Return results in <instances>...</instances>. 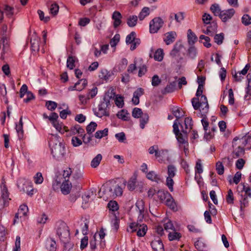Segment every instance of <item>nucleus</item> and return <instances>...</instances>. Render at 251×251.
Returning <instances> with one entry per match:
<instances>
[{
	"label": "nucleus",
	"mask_w": 251,
	"mask_h": 251,
	"mask_svg": "<svg viewBox=\"0 0 251 251\" xmlns=\"http://www.w3.org/2000/svg\"><path fill=\"white\" fill-rule=\"evenodd\" d=\"M138 17L135 15L129 16L126 21L127 24L130 27H134L137 23Z\"/></svg>",
	"instance_id": "nucleus-38"
},
{
	"label": "nucleus",
	"mask_w": 251,
	"mask_h": 251,
	"mask_svg": "<svg viewBox=\"0 0 251 251\" xmlns=\"http://www.w3.org/2000/svg\"><path fill=\"white\" fill-rule=\"evenodd\" d=\"M31 48L32 50H39L40 39L38 38L31 39Z\"/></svg>",
	"instance_id": "nucleus-48"
},
{
	"label": "nucleus",
	"mask_w": 251,
	"mask_h": 251,
	"mask_svg": "<svg viewBox=\"0 0 251 251\" xmlns=\"http://www.w3.org/2000/svg\"><path fill=\"white\" fill-rule=\"evenodd\" d=\"M181 48V47H175V48L172 50L170 53L171 56L174 58H176V57L180 56Z\"/></svg>",
	"instance_id": "nucleus-55"
},
{
	"label": "nucleus",
	"mask_w": 251,
	"mask_h": 251,
	"mask_svg": "<svg viewBox=\"0 0 251 251\" xmlns=\"http://www.w3.org/2000/svg\"><path fill=\"white\" fill-rule=\"evenodd\" d=\"M182 237L181 234L177 231V228L172 231H170L168 233V239L170 241H179Z\"/></svg>",
	"instance_id": "nucleus-24"
},
{
	"label": "nucleus",
	"mask_w": 251,
	"mask_h": 251,
	"mask_svg": "<svg viewBox=\"0 0 251 251\" xmlns=\"http://www.w3.org/2000/svg\"><path fill=\"white\" fill-rule=\"evenodd\" d=\"M164 229L169 233L170 231H172L175 230L176 228H177V226H175L172 222L170 220H168L166 223H165L164 225Z\"/></svg>",
	"instance_id": "nucleus-50"
},
{
	"label": "nucleus",
	"mask_w": 251,
	"mask_h": 251,
	"mask_svg": "<svg viewBox=\"0 0 251 251\" xmlns=\"http://www.w3.org/2000/svg\"><path fill=\"white\" fill-rule=\"evenodd\" d=\"M200 102L202 104V106H203L202 108V112L204 113H206L208 111L209 105L205 96L202 95L201 96Z\"/></svg>",
	"instance_id": "nucleus-33"
},
{
	"label": "nucleus",
	"mask_w": 251,
	"mask_h": 251,
	"mask_svg": "<svg viewBox=\"0 0 251 251\" xmlns=\"http://www.w3.org/2000/svg\"><path fill=\"white\" fill-rule=\"evenodd\" d=\"M81 176L80 174H55L53 177L52 188L54 190L60 189L64 195H68L71 191L72 183Z\"/></svg>",
	"instance_id": "nucleus-1"
},
{
	"label": "nucleus",
	"mask_w": 251,
	"mask_h": 251,
	"mask_svg": "<svg viewBox=\"0 0 251 251\" xmlns=\"http://www.w3.org/2000/svg\"><path fill=\"white\" fill-rule=\"evenodd\" d=\"M137 183V176L134 174L130 178L127 183V188L130 191H133L135 189Z\"/></svg>",
	"instance_id": "nucleus-30"
},
{
	"label": "nucleus",
	"mask_w": 251,
	"mask_h": 251,
	"mask_svg": "<svg viewBox=\"0 0 251 251\" xmlns=\"http://www.w3.org/2000/svg\"><path fill=\"white\" fill-rule=\"evenodd\" d=\"M95 114L100 118L103 116H109V112L107 109V105L104 102L99 104L98 110L95 111Z\"/></svg>",
	"instance_id": "nucleus-16"
},
{
	"label": "nucleus",
	"mask_w": 251,
	"mask_h": 251,
	"mask_svg": "<svg viewBox=\"0 0 251 251\" xmlns=\"http://www.w3.org/2000/svg\"><path fill=\"white\" fill-rule=\"evenodd\" d=\"M114 102L117 106L122 108L124 105V97L121 95H117L114 99Z\"/></svg>",
	"instance_id": "nucleus-45"
},
{
	"label": "nucleus",
	"mask_w": 251,
	"mask_h": 251,
	"mask_svg": "<svg viewBox=\"0 0 251 251\" xmlns=\"http://www.w3.org/2000/svg\"><path fill=\"white\" fill-rule=\"evenodd\" d=\"M136 207L138 210L139 216L138 218V222H141L144 215V202L143 200H138L136 203Z\"/></svg>",
	"instance_id": "nucleus-18"
},
{
	"label": "nucleus",
	"mask_w": 251,
	"mask_h": 251,
	"mask_svg": "<svg viewBox=\"0 0 251 251\" xmlns=\"http://www.w3.org/2000/svg\"><path fill=\"white\" fill-rule=\"evenodd\" d=\"M205 61L203 60H201L199 61L197 71L196 72L197 75H202L203 73H206V69H205Z\"/></svg>",
	"instance_id": "nucleus-32"
},
{
	"label": "nucleus",
	"mask_w": 251,
	"mask_h": 251,
	"mask_svg": "<svg viewBox=\"0 0 251 251\" xmlns=\"http://www.w3.org/2000/svg\"><path fill=\"white\" fill-rule=\"evenodd\" d=\"M202 20L203 23L205 25H208L213 22H216L213 20L212 17L209 14L206 13L202 15Z\"/></svg>",
	"instance_id": "nucleus-51"
},
{
	"label": "nucleus",
	"mask_w": 251,
	"mask_h": 251,
	"mask_svg": "<svg viewBox=\"0 0 251 251\" xmlns=\"http://www.w3.org/2000/svg\"><path fill=\"white\" fill-rule=\"evenodd\" d=\"M176 36V32H168L164 34L163 40L166 45H169L175 41Z\"/></svg>",
	"instance_id": "nucleus-20"
},
{
	"label": "nucleus",
	"mask_w": 251,
	"mask_h": 251,
	"mask_svg": "<svg viewBox=\"0 0 251 251\" xmlns=\"http://www.w3.org/2000/svg\"><path fill=\"white\" fill-rule=\"evenodd\" d=\"M147 229L146 225L136 223H131L127 229L128 232L137 231V235L139 237H143L146 234Z\"/></svg>",
	"instance_id": "nucleus-8"
},
{
	"label": "nucleus",
	"mask_w": 251,
	"mask_h": 251,
	"mask_svg": "<svg viewBox=\"0 0 251 251\" xmlns=\"http://www.w3.org/2000/svg\"><path fill=\"white\" fill-rule=\"evenodd\" d=\"M187 37L189 44L192 46H193L198 40L197 37L191 29L188 30Z\"/></svg>",
	"instance_id": "nucleus-27"
},
{
	"label": "nucleus",
	"mask_w": 251,
	"mask_h": 251,
	"mask_svg": "<svg viewBox=\"0 0 251 251\" xmlns=\"http://www.w3.org/2000/svg\"><path fill=\"white\" fill-rule=\"evenodd\" d=\"M56 234L62 242H66L70 239L69 227L65 223L58 221L55 226Z\"/></svg>",
	"instance_id": "nucleus-4"
},
{
	"label": "nucleus",
	"mask_w": 251,
	"mask_h": 251,
	"mask_svg": "<svg viewBox=\"0 0 251 251\" xmlns=\"http://www.w3.org/2000/svg\"><path fill=\"white\" fill-rule=\"evenodd\" d=\"M200 39L201 40H203L204 41H202L204 46L207 48H209L211 46V44L210 43V39L208 36H205V35H201L200 37Z\"/></svg>",
	"instance_id": "nucleus-60"
},
{
	"label": "nucleus",
	"mask_w": 251,
	"mask_h": 251,
	"mask_svg": "<svg viewBox=\"0 0 251 251\" xmlns=\"http://www.w3.org/2000/svg\"><path fill=\"white\" fill-rule=\"evenodd\" d=\"M126 185V181H124L123 186L120 185L116 183H109L103 185L100 189V191L102 190L103 192L108 197L115 198L116 197L121 196L123 193V188Z\"/></svg>",
	"instance_id": "nucleus-3"
},
{
	"label": "nucleus",
	"mask_w": 251,
	"mask_h": 251,
	"mask_svg": "<svg viewBox=\"0 0 251 251\" xmlns=\"http://www.w3.org/2000/svg\"><path fill=\"white\" fill-rule=\"evenodd\" d=\"M242 22L245 25L251 24V17L248 14H245L242 18Z\"/></svg>",
	"instance_id": "nucleus-64"
},
{
	"label": "nucleus",
	"mask_w": 251,
	"mask_h": 251,
	"mask_svg": "<svg viewBox=\"0 0 251 251\" xmlns=\"http://www.w3.org/2000/svg\"><path fill=\"white\" fill-rule=\"evenodd\" d=\"M97 124L96 123L92 122L86 126V131L88 134H92L96 129Z\"/></svg>",
	"instance_id": "nucleus-52"
},
{
	"label": "nucleus",
	"mask_w": 251,
	"mask_h": 251,
	"mask_svg": "<svg viewBox=\"0 0 251 251\" xmlns=\"http://www.w3.org/2000/svg\"><path fill=\"white\" fill-rule=\"evenodd\" d=\"M208 25H209L207 27L206 30L204 32V33L210 36H212L217 30V23L216 22H213L212 23Z\"/></svg>",
	"instance_id": "nucleus-26"
},
{
	"label": "nucleus",
	"mask_w": 251,
	"mask_h": 251,
	"mask_svg": "<svg viewBox=\"0 0 251 251\" xmlns=\"http://www.w3.org/2000/svg\"><path fill=\"white\" fill-rule=\"evenodd\" d=\"M241 174H235L233 177H232L231 176H228V180L230 184H231L232 183H235L236 184H237L241 180Z\"/></svg>",
	"instance_id": "nucleus-35"
},
{
	"label": "nucleus",
	"mask_w": 251,
	"mask_h": 251,
	"mask_svg": "<svg viewBox=\"0 0 251 251\" xmlns=\"http://www.w3.org/2000/svg\"><path fill=\"white\" fill-rule=\"evenodd\" d=\"M157 197L161 201H165L171 195L167 191L160 190L157 192Z\"/></svg>",
	"instance_id": "nucleus-40"
},
{
	"label": "nucleus",
	"mask_w": 251,
	"mask_h": 251,
	"mask_svg": "<svg viewBox=\"0 0 251 251\" xmlns=\"http://www.w3.org/2000/svg\"><path fill=\"white\" fill-rule=\"evenodd\" d=\"M192 103L194 108L195 110H198L200 107H201V108L203 107L198 98H194L193 99H192Z\"/></svg>",
	"instance_id": "nucleus-54"
},
{
	"label": "nucleus",
	"mask_w": 251,
	"mask_h": 251,
	"mask_svg": "<svg viewBox=\"0 0 251 251\" xmlns=\"http://www.w3.org/2000/svg\"><path fill=\"white\" fill-rule=\"evenodd\" d=\"M33 178L34 183L36 184H41L44 180L42 174H35Z\"/></svg>",
	"instance_id": "nucleus-58"
},
{
	"label": "nucleus",
	"mask_w": 251,
	"mask_h": 251,
	"mask_svg": "<svg viewBox=\"0 0 251 251\" xmlns=\"http://www.w3.org/2000/svg\"><path fill=\"white\" fill-rule=\"evenodd\" d=\"M60 140L61 139L56 135L53 134L50 135L49 137V144L52 151L54 150L56 152L61 151V150L64 147L62 146Z\"/></svg>",
	"instance_id": "nucleus-10"
},
{
	"label": "nucleus",
	"mask_w": 251,
	"mask_h": 251,
	"mask_svg": "<svg viewBox=\"0 0 251 251\" xmlns=\"http://www.w3.org/2000/svg\"><path fill=\"white\" fill-rule=\"evenodd\" d=\"M112 19L113 20V26L116 28L122 24V15L121 13L118 11H115L113 13Z\"/></svg>",
	"instance_id": "nucleus-19"
},
{
	"label": "nucleus",
	"mask_w": 251,
	"mask_h": 251,
	"mask_svg": "<svg viewBox=\"0 0 251 251\" xmlns=\"http://www.w3.org/2000/svg\"><path fill=\"white\" fill-rule=\"evenodd\" d=\"M46 248L49 251H56V244L55 241L52 239H48L46 241Z\"/></svg>",
	"instance_id": "nucleus-34"
},
{
	"label": "nucleus",
	"mask_w": 251,
	"mask_h": 251,
	"mask_svg": "<svg viewBox=\"0 0 251 251\" xmlns=\"http://www.w3.org/2000/svg\"><path fill=\"white\" fill-rule=\"evenodd\" d=\"M153 54H150V57L153 58V59L157 61H161L164 58V52L162 49L159 48L153 51L151 50Z\"/></svg>",
	"instance_id": "nucleus-21"
},
{
	"label": "nucleus",
	"mask_w": 251,
	"mask_h": 251,
	"mask_svg": "<svg viewBox=\"0 0 251 251\" xmlns=\"http://www.w3.org/2000/svg\"><path fill=\"white\" fill-rule=\"evenodd\" d=\"M235 10L233 8L222 10L219 15V18L223 22H226L230 19L235 14Z\"/></svg>",
	"instance_id": "nucleus-15"
},
{
	"label": "nucleus",
	"mask_w": 251,
	"mask_h": 251,
	"mask_svg": "<svg viewBox=\"0 0 251 251\" xmlns=\"http://www.w3.org/2000/svg\"><path fill=\"white\" fill-rule=\"evenodd\" d=\"M151 246L154 251H164V245L160 240H154L151 243Z\"/></svg>",
	"instance_id": "nucleus-25"
},
{
	"label": "nucleus",
	"mask_w": 251,
	"mask_h": 251,
	"mask_svg": "<svg viewBox=\"0 0 251 251\" xmlns=\"http://www.w3.org/2000/svg\"><path fill=\"white\" fill-rule=\"evenodd\" d=\"M144 90L142 88H138L134 93H133V98L132 99V102L134 105H137L139 103L140 100L139 98L140 97L144 95Z\"/></svg>",
	"instance_id": "nucleus-23"
},
{
	"label": "nucleus",
	"mask_w": 251,
	"mask_h": 251,
	"mask_svg": "<svg viewBox=\"0 0 251 251\" xmlns=\"http://www.w3.org/2000/svg\"><path fill=\"white\" fill-rule=\"evenodd\" d=\"M5 183V180L3 177L0 185V209L8 205L9 201L11 200L9 198V192Z\"/></svg>",
	"instance_id": "nucleus-6"
},
{
	"label": "nucleus",
	"mask_w": 251,
	"mask_h": 251,
	"mask_svg": "<svg viewBox=\"0 0 251 251\" xmlns=\"http://www.w3.org/2000/svg\"><path fill=\"white\" fill-rule=\"evenodd\" d=\"M150 10L149 7H144L140 12L138 18L140 21L143 20L146 17L149 15Z\"/></svg>",
	"instance_id": "nucleus-42"
},
{
	"label": "nucleus",
	"mask_w": 251,
	"mask_h": 251,
	"mask_svg": "<svg viewBox=\"0 0 251 251\" xmlns=\"http://www.w3.org/2000/svg\"><path fill=\"white\" fill-rule=\"evenodd\" d=\"M117 116L118 118L125 121H128L130 119L129 114L125 109H122L119 111L117 114Z\"/></svg>",
	"instance_id": "nucleus-31"
},
{
	"label": "nucleus",
	"mask_w": 251,
	"mask_h": 251,
	"mask_svg": "<svg viewBox=\"0 0 251 251\" xmlns=\"http://www.w3.org/2000/svg\"><path fill=\"white\" fill-rule=\"evenodd\" d=\"M195 246L199 251H206V246L202 240L199 239L195 242Z\"/></svg>",
	"instance_id": "nucleus-36"
},
{
	"label": "nucleus",
	"mask_w": 251,
	"mask_h": 251,
	"mask_svg": "<svg viewBox=\"0 0 251 251\" xmlns=\"http://www.w3.org/2000/svg\"><path fill=\"white\" fill-rule=\"evenodd\" d=\"M48 219L47 215L45 214H42L37 218V222L38 224H45Z\"/></svg>",
	"instance_id": "nucleus-61"
},
{
	"label": "nucleus",
	"mask_w": 251,
	"mask_h": 251,
	"mask_svg": "<svg viewBox=\"0 0 251 251\" xmlns=\"http://www.w3.org/2000/svg\"><path fill=\"white\" fill-rule=\"evenodd\" d=\"M146 177L152 181L157 183L161 181L160 176L157 174H147Z\"/></svg>",
	"instance_id": "nucleus-43"
},
{
	"label": "nucleus",
	"mask_w": 251,
	"mask_h": 251,
	"mask_svg": "<svg viewBox=\"0 0 251 251\" xmlns=\"http://www.w3.org/2000/svg\"><path fill=\"white\" fill-rule=\"evenodd\" d=\"M164 25L163 20L160 17H155L150 22L149 30L151 33H157Z\"/></svg>",
	"instance_id": "nucleus-11"
},
{
	"label": "nucleus",
	"mask_w": 251,
	"mask_h": 251,
	"mask_svg": "<svg viewBox=\"0 0 251 251\" xmlns=\"http://www.w3.org/2000/svg\"><path fill=\"white\" fill-rule=\"evenodd\" d=\"M28 210V207L26 205H21L18 209V213L15 215V218H18L19 216L20 218L22 216H25L26 215Z\"/></svg>",
	"instance_id": "nucleus-29"
},
{
	"label": "nucleus",
	"mask_w": 251,
	"mask_h": 251,
	"mask_svg": "<svg viewBox=\"0 0 251 251\" xmlns=\"http://www.w3.org/2000/svg\"><path fill=\"white\" fill-rule=\"evenodd\" d=\"M173 128L174 133L179 143L181 145H187L188 142L185 139L187 138V135L185 136L184 134L181 132L180 130L178 128V125L176 123H174Z\"/></svg>",
	"instance_id": "nucleus-14"
},
{
	"label": "nucleus",
	"mask_w": 251,
	"mask_h": 251,
	"mask_svg": "<svg viewBox=\"0 0 251 251\" xmlns=\"http://www.w3.org/2000/svg\"><path fill=\"white\" fill-rule=\"evenodd\" d=\"M17 185L20 192L30 196L33 195L34 190L32 183L28 180L25 178H20L17 181Z\"/></svg>",
	"instance_id": "nucleus-5"
},
{
	"label": "nucleus",
	"mask_w": 251,
	"mask_h": 251,
	"mask_svg": "<svg viewBox=\"0 0 251 251\" xmlns=\"http://www.w3.org/2000/svg\"><path fill=\"white\" fill-rule=\"evenodd\" d=\"M107 206L109 210L112 211H117L119 209L118 203L116 201H110L108 202Z\"/></svg>",
	"instance_id": "nucleus-59"
},
{
	"label": "nucleus",
	"mask_w": 251,
	"mask_h": 251,
	"mask_svg": "<svg viewBox=\"0 0 251 251\" xmlns=\"http://www.w3.org/2000/svg\"><path fill=\"white\" fill-rule=\"evenodd\" d=\"M126 43L128 44H131L130 49L134 50L136 49V46L140 44V40L139 39L136 38V33L132 31L126 36Z\"/></svg>",
	"instance_id": "nucleus-12"
},
{
	"label": "nucleus",
	"mask_w": 251,
	"mask_h": 251,
	"mask_svg": "<svg viewBox=\"0 0 251 251\" xmlns=\"http://www.w3.org/2000/svg\"><path fill=\"white\" fill-rule=\"evenodd\" d=\"M3 10L8 17H11L14 15V7L8 4L4 5Z\"/></svg>",
	"instance_id": "nucleus-44"
},
{
	"label": "nucleus",
	"mask_w": 251,
	"mask_h": 251,
	"mask_svg": "<svg viewBox=\"0 0 251 251\" xmlns=\"http://www.w3.org/2000/svg\"><path fill=\"white\" fill-rule=\"evenodd\" d=\"M140 118V126L141 128L143 129L145 127V125L148 123L149 117L147 114L145 113Z\"/></svg>",
	"instance_id": "nucleus-53"
},
{
	"label": "nucleus",
	"mask_w": 251,
	"mask_h": 251,
	"mask_svg": "<svg viewBox=\"0 0 251 251\" xmlns=\"http://www.w3.org/2000/svg\"><path fill=\"white\" fill-rule=\"evenodd\" d=\"M102 155L100 154H98L95 157H94L91 161V165L93 168H96L100 164L101 159Z\"/></svg>",
	"instance_id": "nucleus-49"
},
{
	"label": "nucleus",
	"mask_w": 251,
	"mask_h": 251,
	"mask_svg": "<svg viewBox=\"0 0 251 251\" xmlns=\"http://www.w3.org/2000/svg\"><path fill=\"white\" fill-rule=\"evenodd\" d=\"M175 175V174H169V176L166 179V185L171 192L173 191L174 181L173 178Z\"/></svg>",
	"instance_id": "nucleus-41"
},
{
	"label": "nucleus",
	"mask_w": 251,
	"mask_h": 251,
	"mask_svg": "<svg viewBox=\"0 0 251 251\" xmlns=\"http://www.w3.org/2000/svg\"><path fill=\"white\" fill-rule=\"evenodd\" d=\"M210 9L214 16H218L219 17V15L220 14L221 12L222 11L221 10V9L219 5L217 3L212 4L210 8Z\"/></svg>",
	"instance_id": "nucleus-39"
},
{
	"label": "nucleus",
	"mask_w": 251,
	"mask_h": 251,
	"mask_svg": "<svg viewBox=\"0 0 251 251\" xmlns=\"http://www.w3.org/2000/svg\"><path fill=\"white\" fill-rule=\"evenodd\" d=\"M161 82V80L157 75L153 76L151 80V84L153 86L156 87L160 84Z\"/></svg>",
	"instance_id": "nucleus-62"
},
{
	"label": "nucleus",
	"mask_w": 251,
	"mask_h": 251,
	"mask_svg": "<svg viewBox=\"0 0 251 251\" xmlns=\"http://www.w3.org/2000/svg\"><path fill=\"white\" fill-rule=\"evenodd\" d=\"M59 10V6L56 3H54L51 4L50 8V13L53 16H55Z\"/></svg>",
	"instance_id": "nucleus-57"
},
{
	"label": "nucleus",
	"mask_w": 251,
	"mask_h": 251,
	"mask_svg": "<svg viewBox=\"0 0 251 251\" xmlns=\"http://www.w3.org/2000/svg\"><path fill=\"white\" fill-rule=\"evenodd\" d=\"M108 129L107 128L102 130H98L95 133V137L97 139H101L108 135Z\"/></svg>",
	"instance_id": "nucleus-46"
},
{
	"label": "nucleus",
	"mask_w": 251,
	"mask_h": 251,
	"mask_svg": "<svg viewBox=\"0 0 251 251\" xmlns=\"http://www.w3.org/2000/svg\"><path fill=\"white\" fill-rule=\"evenodd\" d=\"M98 92V88L96 87H93L92 89H90L87 95L88 99H91L94 98Z\"/></svg>",
	"instance_id": "nucleus-63"
},
{
	"label": "nucleus",
	"mask_w": 251,
	"mask_h": 251,
	"mask_svg": "<svg viewBox=\"0 0 251 251\" xmlns=\"http://www.w3.org/2000/svg\"><path fill=\"white\" fill-rule=\"evenodd\" d=\"M77 61L75 56H69L67 61V66L70 70H73L75 67V63Z\"/></svg>",
	"instance_id": "nucleus-37"
},
{
	"label": "nucleus",
	"mask_w": 251,
	"mask_h": 251,
	"mask_svg": "<svg viewBox=\"0 0 251 251\" xmlns=\"http://www.w3.org/2000/svg\"><path fill=\"white\" fill-rule=\"evenodd\" d=\"M110 76V75L106 70H101L99 77L102 81H107Z\"/></svg>",
	"instance_id": "nucleus-47"
},
{
	"label": "nucleus",
	"mask_w": 251,
	"mask_h": 251,
	"mask_svg": "<svg viewBox=\"0 0 251 251\" xmlns=\"http://www.w3.org/2000/svg\"><path fill=\"white\" fill-rule=\"evenodd\" d=\"M58 118V114L55 112H52L51 113L50 117V122L55 129L61 134H63L65 132H68L69 131L68 127L63 126L62 123H59L57 121Z\"/></svg>",
	"instance_id": "nucleus-9"
},
{
	"label": "nucleus",
	"mask_w": 251,
	"mask_h": 251,
	"mask_svg": "<svg viewBox=\"0 0 251 251\" xmlns=\"http://www.w3.org/2000/svg\"><path fill=\"white\" fill-rule=\"evenodd\" d=\"M176 83L175 81L169 83L162 90V93L164 95L173 92L176 89Z\"/></svg>",
	"instance_id": "nucleus-28"
},
{
	"label": "nucleus",
	"mask_w": 251,
	"mask_h": 251,
	"mask_svg": "<svg viewBox=\"0 0 251 251\" xmlns=\"http://www.w3.org/2000/svg\"><path fill=\"white\" fill-rule=\"evenodd\" d=\"M232 156L239 158L243 156L246 150L251 149V137L246 135L241 138L236 137L232 141Z\"/></svg>",
	"instance_id": "nucleus-2"
},
{
	"label": "nucleus",
	"mask_w": 251,
	"mask_h": 251,
	"mask_svg": "<svg viewBox=\"0 0 251 251\" xmlns=\"http://www.w3.org/2000/svg\"><path fill=\"white\" fill-rule=\"evenodd\" d=\"M224 165H225L226 167H228L229 168L231 166V162L228 158H224L222 162L219 161L216 163V170L218 173L224 172Z\"/></svg>",
	"instance_id": "nucleus-17"
},
{
	"label": "nucleus",
	"mask_w": 251,
	"mask_h": 251,
	"mask_svg": "<svg viewBox=\"0 0 251 251\" xmlns=\"http://www.w3.org/2000/svg\"><path fill=\"white\" fill-rule=\"evenodd\" d=\"M192 119L190 117H186L185 118L184 121L180 124V131L184 134L186 136V134L190 131L192 128Z\"/></svg>",
	"instance_id": "nucleus-13"
},
{
	"label": "nucleus",
	"mask_w": 251,
	"mask_h": 251,
	"mask_svg": "<svg viewBox=\"0 0 251 251\" xmlns=\"http://www.w3.org/2000/svg\"><path fill=\"white\" fill-rule=\"evenodd\" d=\"M144 113L141 109L137 107L134 108L132 112V115L135 118H139L141 117Z\"/></svg>",
	"instance_id": "nucleus-56"
},
{
	"label": "nucleus",
	"mask_w": 251,
	"mask_h": 251,
	"mask_svg": "<svg viewBox=\"0 0 251 251\" xmlns=\"http://www.w3.org/2000/svg\"><path fill=\"white\" fill-rule=\"evenodd\" d=\"M149 152L151 154L154 153L156 159L160 163H165L169 161V156L167 152L163 150H159L157 146L151 147L149 149Z\"/></svg>",
	"instance_id": "nucleus-7"
},
{
	"label": "nucleus",
	"mask_w": 251,
	"mask_h": 251,
	"mask_svg": "<svg viewBox=\"0 0 251 251\" xmlns=\"http://www.w3.org/2000/svg\"><path fill=\"white\" fill-rule=\"evenodd\" d=\"M87 84V80L86 79H79L72 88L70 87L69 90L81 91L86 87Z\"/></svg>",
	"instance_id": "nucleus-22"
}]
</instances>
